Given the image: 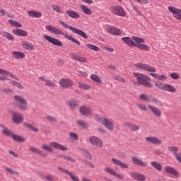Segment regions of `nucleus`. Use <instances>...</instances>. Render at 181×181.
I'll use <instances>...</instances> for the list:
<instances>
[{
    "instance_id": "f257e3e1",
    "label": "nucleus",
    "mask_w": 181,
    "mask_h": 181,
    "mask_svg": "<svg viewBox=\"0 0 181 181\" xmlns=\"http://www.w3.org/2000/svg\"><path fill=\"white\" fill-rule=\"evenodd\" d=\"M122 40L125 43V45L129 46V47H138V49H140L141 50H145L146 52L151 50L150 46L144 44L145 43V39L142 37H138L135 36L123 37H122Z\"/></svg>"
},
{
    "instance_id": "f03ea898",
    "label": "nucleus",
    "mask_w": 181,
    "mask_h": 181,
    "mask_svg": "<svg viewBox=\"0 0 181 181\" xmlns=\"http://www.w3.org/2000/svg\"><path fill=\"white\" fill-rule=\"evenodd\" d=\"M46 30H48V32H50V33H53V35H62V36H64L68 40H71V42H73L74 43H76V45H78L80 46V41L77 40L76 38L73 37L71 35H69L67 33H64L62 31V30L52 26V25H47L45 26Z\"/></svg>"
},
{
    "instance_id": "7ed1b4c3",
    "label": "nucleus",
    "mask_w": 181,
    "mask_h": 181,
    "mask_svg": "<svg viewBox=\"0 0 181 181\" xmlns=\"http://www.w3.org/2000/svg\"><path fill=\"white\" fill-rule=\"evenodd\" d=\"M95 119L97 122L105 127L108 131H114L115 127L114 122L112 120L99 115H96L95 116Z\"/></svg>"
},
{
    "instance_id": "20e7f679",
    "label": "nucleus",
    "mask_w": 181,
    "mask_h": 181,
    "mask_svg": "<svg viewBox=\"0 0 181 181\" xmlns=\"http://www.w3.org/2000/svg\"><path fill=\"white\" fill-rule=\"evenodd\" d=\"M134 77H135L139 86H144V87H152V84L149 82V77L144 74L134 72L133 73Z\"/></svg>"
},
{
    "instance_id": "39448f33",
    "label": "nucleus",
    "mask_w": 181,
    "mask_h": 181,
    "mask_svg": "<svg viewBox=\"0 0 181 181\" xmlns=\"http://www.w3.org/2000/svg\"><path fill=\"white\" fill-rule=\"evenodd\" d=\"M59 24L62 25V26L64 28H65L66 29H69V30H71L73 32V33H75V35H78V36L83 37V39H88V36H87V34H86V33H84V31L79 30L78 28L71 27V26L67 25L63 21H59Z\"/></svg>"
},
{
    "instance_id": "423d86ee",
    "label": "nucleus",
    "mask_w": 181,
    "mask_h": 181,
    "mask_svg": "<svg viewBox=\"0 0 181 181\" xmlns=\"http://www.w3.org/2000/svg\"><path fill=\"white\" fill-rule=\"evenodd\" d=\"M139 100L141 101H146V103H154L156 105H158V107H162L163 105V103L155 97L149 96L145 93L140 94L139 95Z\"/></svg>"
},
{
    "instance_id": "0eeeda50",
    "label": "nucleus",
    "mask_w": 181,
    "mask_h": 181,
    "mask_svg": "<svg viewBox=\"0 0 181 181\" xmlns=\"http://www.w3.org/2000/svg\"><path fill=\"white\" fill-rule=\"evenodd\" d=\"M154 84L156 87H158L159 90H162L163 91H167L168 93H176V88L172 85L168 83H162L160 81H156Z\"/></svg>"
},
{
    "instance_id": "6e6552de",
    "label": "nucleus",
    "mask_w": 181,
    "mask_h": 181,
    "mask_svg": "<svg viewBox=\"0 0 181 181\" xmlns=\"http://www.w3.org/2000/svg\"><path fill=\"white\" fill-rule=\"evenodd\" d=\"M14 101H16V103H18V108H20V110H28V100L23 96H21L19 95H15Z\"/></svg>"
},
{
    "instance_id": "1a4fd4ad",
    "label": "nucleus",
    "mask_w": 181,
    "mask_h": 181,
    "mask_svg": "<svg viewBox=\"0 0 181 181\" xmlns=\"http://www.w3.org/2000/svg\"><path fill=\"white\" fill-rule=\"evenodd\" d=\"M134 66L136 69H139L140 70H145L146 71H149V73H155L156 71V69L153 66H151L144 63H136L134 64Z\"/></svg>"
},
{
    "instance_id": "9d476101",
    "label": "nucleus",
    "mask_w": 181,
    "mask_h": 181,
    "mask_svg": "<svg viewBox=\"0 0 181 181\" xmlns=\"http://www.w3.org/2000/svg\"><path fill=\"white\" fill-rule=\"evenodd\" d=\"M168 9L177 21H181V8L170 6Z\"/></svg>"
},
{
    "instance_id": "9b49d317",
    "label": "nucleus",
    "mask_w": 181,
    "mask_h": 181,
    "mask_svg": "<svg viewBox=\"0 0 181 181\" xmlns=\"http://www.w3.org/2000/svg\"><path fill=\"white\" fill-rule=\"evenodd\" d=\"M104 172L105 173H107L108 175H110L111 176H115L117 179H120V180H124V177L122 174L117 173L114 168L110 167H105L104 169Z\"/></svg>"
},
{
    "instance_id": "f8f14e48",
    "label": "nucleus",
    "mask_w": 181,
    "mask_h": 181,
    "mask_svg": "<svg viewBox=\"0 0 181 181\" xmlns=\"http://www.w3.org/2000/svg\"><path fill=\"white\" fill-rule=\"evenodd\" d=\"M89 141L91 144L92 146H95V148H103V140L95 136H92L89 138Z\"/></svg>"
},
{
    "instance_id": "ddd939ff",
    "label": "nucleus",
    "mask_w": 181,
    "mask_h": 181,
    "mask_svg": "<svg viewBox=\"0 0 181 181\" xmlns=\"http://www.w3.org/2000/svg\"><path fill=\"white\" fill-rule=\"evenodd\" d=\"M43 38L47 40V42H49V43H51V45H54V46H58L59 47H62L63 46V43L61 42L60 40L52 37L49 36L47 35H44Z\"/></svg>"
},
{
    "instance_id": "4468645a",
    "label": "nucleus",
    "mask_w": 181,
    "mask_h": 181,
    "mask_svg": "<svg viewBox=\"0 0 181 181\" xmlns=\"http://www.w3.org/2000/svg\"><path fill=\"white\" fill-rule=\"evenodd\" d=\"M130 177L133 179V180H136V181H145L146 180V176L145 175L138 173L136 171H132L130 173Z\"/></svg>"
},
{
    "instance_id": "2eb2a0df",
    "label": "nucleus",
    "mask_w": 181,
    "mask_h": 181,
    "mask_svg": "<svg viewBox=\"0 0 181 181\" xmlns=\"http://www.w3.org/2000/svg\"><path fill=\"white\" fill-rule=\"evenodd\" d=\"M23 115L18 112H12V122L13 124H22L23 122Z\"/></svg>"
},
{
    "instance_id": "dca6fc26",
    "label": "nucleus",
    "mask_w": 181,
    "mask_h": 181,
    "mask_svg": "<svg viewBox=\"0 0 181 181\" xmlns=\"http://www.w3.org/2000/svg\"><path fill=\"white\" fill-rule=\"evenodd\" d=\"M112 12L114 15H117V16H126L127 13H125V10L119 6H114L112 7Z\"/></svg>"
},
{
    "instance_id": "f3484780",
    "label": "nucleus",
    "mask_w": 181,
    "mask_h": 181,
    "mask_svg": "<svg viewBox=\"0 0 181 181\" xmlns=\"http://www.w3.org/2000/svg\"><path fill=\"white\" fill-rule=\"evenodd\" d=\"M8 77L16 78V76L13 75L12 73L0 69V80H2L3 81H6V80H9Z\"/></svg>"
},
{
    "instance_id": "a211bd4d",
    "label": "nucleus",
    "mask_w": 181,
    "mask_h": 181,
    "mask_svg": "<svg viewBox=\"0 0 181 181\" xmlns=\"http://www.w3.org/2000/svg\"><path fill=\"white\" fill-rule=\"evenodd\" d=\"M168 151L169 152H171V153H173V155L175 157V159L177 160V162H179V163H181V153H177L179 151V148L177 146H168Z\"/></svg>"
},
{
    "instance_id": "6ab92c4d",
    "label": "nucleus",
    "mask_w": 181,
    "mask_h": 181,
    "mask_svg": "<svg viewBox=\"0 0 181 181\" xmlns=\"http://www.w3.org/2000/svg\"><path fill=\"white\" fill-rule=\"evenodd\" d=\"M57 170L62 172V173H65V175H68L71 180L73 181H80L78 179V177L76 176L74 174H73L71 172H70L69 170L63 168L62 167H57Z\"/></svg>"
},
{
    "instance_id": "aec40b11",
    "label": "nucleus",
    "mask_w": 181,
    "mask_h": 181,
    "mask_svg": "<svg viewBox=\"0 0 181 181\" xmlns=\"http://www.w3.org/2000/svg\"><path fill=\"white\" fill-rule=\"evenodd\" d=\"M145 141L148 144H153V145L162 144V140L156 136H147L145 138Z\"/></svg>"
},
{
    "instance_id": "412c9836",
    "label": "nucleus",
    "mask_w": 181,
    "mask_h": 181,
    "mask_svg": "<svg viewBox=\"0 0 181 181\" xmlns=\"http://www.w3.org/2000/svg\"><path fill=\"white\" fill-rule=\"evenodd\" d=\"M132 160L136 166H140L141 168H146V166H148V164L145 161L137 156L132 157Z\"/></svg>"
},
{
    "instance_id": "4be33fe9",
    "label": "nucleus",
    "mask_w": 181,
    "mask_h": 181,
    "mask_svg": "<svg viewBox=\"0 0 181 181\" xmlns=\"http://www.w3.org/2000/svg\"><path fill=\"white\" fill-rule=\"evenodd\" d=\"M49 145L52 149L54 148V149H57L58 151H69V148L67 146H63L56 141H52Z\"/></svg>"
},
{
    "instance_id": "5701e85b",
    "label": "nucleus",
    "mask_w": 181,
    "mask_h": 181,
    "mask_svg": "<svg viewBox=\"0 0 181 181\" xmlns=\"http://www.w3.org/2000/svg\"><path fill=\"white\" fill-rule=\"evenodd\" d=\"M79 112L85 117H89V115H91V114H93V110H91V108L90 107L82 106L79 108Z\"/></svg>"
},
{
    "instance_id": "b1692460",
    "label": "nucleus",
    "mask_w": 181,
    "mask_h": 181,
    "mask_svg": "<svg viewBox=\"0 0 181 181\" xmlns=\"http://www.w3.org/2000/svg\"><path fill=\"white\" fill-rule=\"evenodd\" d=\"M148 107L149 108L150 111H151L152 114H153V115H155V117L157 118H160V117H162V112L157 107L152 105H148Z\"/></svg>"
},
{
    "instance_id": "393cba45",
    "label": "nucleus",
    "mask_w": 181,
    "mask_h": 181,
    "mask_svg": "<svg viewBox=\"0 0 181 181\" xmlns=\"http://www.w3.org/2000/svg\"><path fill=\"white\" fill-rule=\"evenodd\" d=\"M59 84L62 88H69L73 86V81L69 78H62L59 81Z\"/></svg>"
},
{
    "instance_id": "a878e982",
    "label": "nucleus",
    "mask_w": 181,
    "mask_h": 181,
    "mask_svg": "<svg viewBox=\"0 0 181 181\" xmlns=\"http://www.w3.org/2000/svg\"><path fill=\"white\" fill-rule=\"evenodd\" d=\"M112 162L114 165L117 166H119L122 169H129V165L117 158H112Z\"/></svg>"
},
{
    "instance_id": "bb28decb",
    "label": "nucleus",
    "mask_w": 181,
    "mask_h": 181,
    "mask_svg": "<svg viewBox=\"0 0 181 181\" xmlns=\"http://www.w3.org/2000/svg\"><path fill=\"white\" fill-rule=\"evenodd\" d=\"M21 47H23V49H24V50H35V45L28 41H22Z\"/></svg>"
},
{
    "instance_id": "cd10ccee",
    "label": "nucleus",
    "mask_w": 181,
    "mask_h": 181,
    "mask_svg": "<svg viewBox=\"0 0 181 181\" xmlns=\"http://www.w3.org/2000/svg\"><path fill=\"white\" fill-rule=\"evenodd\" d=\"M107 33H110V35H114L116 36H119L121 35V30L119 29L113 27V26H110L107 28Z\"/></svg>"
},
{
    "instance_id": "c85d7f7f",
    "label": "nucleus",
    "mask_w": 181,
    "mask_h": 181,
    "mask_svg": "<svg viewBox=\"0 0 181 181\" xmlns=\"http://www.w3.org/2000/svg\"><path fill=\"white\" fill-rule=\"evenodd\" d=\"M165 171L166 173H169L170 175H173V176H179V172L177 171L176 169L173 167L166 166L165 168Z\"/></svg>"
},
{
    "instance_id": "c756f323",
    "label": "nucleus",
    "mask_w": 181,
    "mask_h": 181,
    "mask_svg": "<svg viewBox=\"0 0 181 181\" xmlns=\"http://www.w3.org/2000/svg\"><path fill=\"white\" fill-rule=\"evenodd\" d=\"M12 32L16 36H22L23 37H26L28 36V32L21 30V29H13Z\"/></svg>"
},
{
    "instance_id": "7c9ffc66",
    "label": "nucleus",
    "mask_w": 181,
    "mask_h": 181,
    "mask_svg": "<svg viewBox=\"0 0 181 181\" xmlns=\"http://www.w3.org/2000/svg\"><path fill=\"white\" fill-rule=\"evenodd\" d=\"M0 128H2V131H1L2 134H4V135H6V136H12L13 132H12V131L9 130V129H8V127H6V126L1 124H0Z\"/></svg>"
},
{
    "instance_id": "2f4dec72",
    "label": "nucleus",
    "mask_w": 181,
    "mask_h": 181,
    "mask_svg": "<svg viewBox=\"0 0 181 181\" xmlns=\"http://www.w3.org/2000/svg\"><path fill=\"white\" fill-rule=\"evenodd\" d=\"M124 127H127L130 131L135 132L136 131H139V126L132 124L131 122L124 123Z\"/></svg>"
},
{
    "instance_id": "473e14b6",
    "label": "nucleus",
    "mask_w": 181,
    "mask_h": 181,
    "mask_svg": "<svg viewBox=\"0 0 181 181\" xmlns=\"http://www.w3.org/2000/svg\"><path fill=\"white\" fill-rule=\"evenodd\" d=\"M66 14L69 18H72V19H78L80 18V14L73 10H66Z\"/></svg>"
},
{
    "instance_id": "72a5a7b5",
    "label": "nucleus",
    "mask_w": 181,
    "mask_h": 181,
    "mask_svg": "<svg viewBox=\"0 0 181 181\" xmlns=\"http://www.w3.org/2000/svg\"><path fill=\"white\" fill-rule=\"evenodd\" d=\"M12 56L14 59H25V57H26V55H25V53L19 51L13 52Z\"/></svg>"
},
{
    "instance_id": "f704fd0d",
    "label": "nucleus",
    "mask_w": 181,
    "mask_h": 181,
    "mask_svg": "<svg viewBox=\"0 0 181 181\" xmlns=\"http://www.w3.org/2000/svg\"><path fill=\"white\" fill-rule=\"evenodd\" d=\"M28 15L30 16V18H42V13L40 11H28Z\"/></svg>"
},
{
    "instance_id": "c9c22d12",
    "label": "nucleus",
    "mask_w": 181,
    "mask_h": 181,
    "mask_svg": "<svg viewBox=\"0 0 181 181\" xmlns=\"http://www.w3.org/2000/svg\"><path fill=\"white\" fill-rule=\"evenodd\" d=\"M80 8L85 15H93V11H91L90 8L87 7V6L81 4Z\"/></svg>"
},
{
    "instance_id": "e433bc0d",
    "label": "nucleus",
    "mask_w": 181,
    "mask_h": 181,
    "mask_svg": "<svg viewBox=\"0 0 181 181\" xmlns=\"http://www.w3.org/2000/svg\"><path fill=\"white\" fill-rule=\"evenodd\" d=\"M150 76H151V77H153L154 78H157V80H160L161 81L168 80V77H166V75H163V74L159 75L158 74L151 73Z\"/></svg>"
},
{
    "instance_id": "4c0bfd02",
    "label": "nucleus",
    "mask_w": 181,
    "mask_h": 181,
    "mask_svg": "<svg viewBox=\"0 0 181 181\" xmlns=\"http://www.w3.org/2000/svg\"><path fill=\"white\" fill-rule=\"evenodd\" d=\"M68 105L71 110H76L78 107V101L76 100H71L68 101Z\"/></svg>"
},
{
    "instance_id": "58836bf2",
    "label": "nucleus",
    "mask_w": 181,
    "mask_h": 181,
    "mask_svg": "<svg viewBox=\"0 0 181 181\" xmlns=\"http://www.w3.org/2000/svg\"><path fill=\"white\" fill-rule=\"evenodd\" d=\"M151 165L152 168H153L158 172H162V169H163L162 165L160 163H158V161H151Z\"/></svg>"
},
{
    "instance_id": "ea45409f",
    "label": "nucleus",
    "mask_w": 181,
    "mask_h": 181,
    "mask_svg": "<svg viewBox=\"0 0 181 181\" xmlns=\"http://www.w3.org/2000/svg\"><path fill=\"white\" fill-rule=\"evenodd\" d=\"M24 127L28 128V129L33 131V132H39V129H37V127H36L34 125L30 124L28 122H24Z\"/></svg>"
},
{
    "instance_id": "a19ab883",
    "label": "nucleus",
    "mask_w": 181,
    "mask_h": 181,
    "mask_svg": "<svg viewBox=\"0 0 181 181\" xmlns=\"http://www.w3.org/2000/svg\"><path fill=\"white\" fill-rule=\"evenodd\" d=\"M51 7L52 8L53 11H54V12H57V13H64V11L63 9H62V6L57 4H52Z\"/></svg>"
},
{
    "instance_id": "79ce46f5",
    "label": "nucleus",
    "mask_w": 181,
    "mask_h": 181,
    "mask_svg": "<svg viewBox=\"0 0 181 181\" xmlns=\"http://www.w3.org/2000/svg\"><path fill=\"white\" fill-rule=\"evenodd\" d=\"M29 151L30 152H33V153H36L37 155H39L40 156H46V154L42 153L38 148L35 147H30Z\"/></svg>"
},
{
    "instance_id": "37998d69",
    "label": "nucleus",
    "mask_w": 181,
    "mask_h": 181,
    "mask_svg": "<svg viewBox=\"0 0 181 181\" xmlns=\"http://www.w3.org/2000/svg\"><path fill=\"white\" fill-rule=\"evenodd\" d=\"M1 35H2L3 37H5L8 40L13 41L15 40V37H13V35H12V34H11L6 31L2 32Z\"/></svg>"
},
{
    "instance_id": "c03bdc74",
    "label": "nucleus",
    "mask_w": 181,
    "mask_h": 181,
    "mask_svg": "<svg viewBox=\"0 0 181 181\" xmlns=\"http://www.w3.org/2000/svg\"><path fill=\"white\" fill-rule=\"evenodd\" d=\"M13 141L16 142H25V139L22 136L13 134L11 136Z\"/></svg>"
},
{
    "instance_id": "a18cd8bd",
    "label": "nucleus",
    "mask_w": 181,
    "mask_h": 181,
    "mask_svg": "<svg viewBox=\"0 0 181 181\" xmlns=\"http://www.w3.org/2000/svg\"><path fill=\"white\" fill-rule=\"evenodd\" d=\"M90 78H91L93 81H95V83H98L99 84H101V83H103V81H101V78H100L98 75L92 74L90 75Z\"/></svg>"
},
{
    "instance_id": "49530a36",
    "label": "nucleus",
    "mask_w": 181,
    "mask_h": 181,
    "mask_svg": "<svg viewBox=\"0 0 181 181\" xmlns=\"http://www.w3.org/2000/svg\"><path fill=\"white\" fill-rule=\"evenodd\" d=\"M41 149L46 151V152H53V148L52 146L47 145V144H42Z\"/></svg>"
},
{
    "instance_id": "de8ad7c7",
    "label": "nucleus",
    "mask_w": 181,
    "mask_h": 181,
    "mask_svg": "<svg viewBox=\"0 0 181 181\" xmlns=\"http://www.w3.org/2000/svg\"><path fill=\"white\" fill-rule=\"evenodd\" d=\"M8 22L11 26H14L15 28H22V24H21L18 21H16L14 20H8Z\"/></svg>"
},
{
    "instance_id": "09e8293b",
    "label": "nucleus",
    "mask_w": 181,
    "mask_h": 181,
    "mask_svg": "<svg viewBox=\"0 0 181 181\" xmlns=\"http://www.w3.org/2000/svg\"><path fill=\"white\" fill-rule=\"evenodd\" d=\"M86 47H88V49H90V50H94L95 52H98V50H100V47L93 44L88 43L86 45Z\"/></svg>"
},
{
    "instance_id": "8fccbe9b",
    "label": "nucleus",
    "mask_w": 181,
    "mask_h": 181,
    "mask_svg": "<svg viewBox=\"0 0 181 181\" xmlns=\"http://www.w3.org/2000/svg\"><path fill=\"white\" fill-rule=\"evenodd\" d=\"M114 80H116L117 81H119V83H125V78H122L120 76H118L117 74H113L112 76Z\"/></svg>"
},
{
    "instance_id": "3c124183",
    "label": "nucleus",
    "mask_w": 181,
    "mask_h": 181,
    "mask_svg": "<svg viewBox=\"0 0 181 181\" xmlns=\"http://www.w3.org/2000/svg\"><path fill=\"white\" fill-rule=\"evenodd\" d=\"M5 170H6V172H8V173H10L11 175H14L15 176H18L19 175V173L18 171L14 170L9 167L6 168Z\"/></svg>"
},
{
    "instance_id": "603ef678",
    "label": "nucleus",
    "mask_w": 181,
    "mask_h": 181,
    "mask_svg": "<svg viewBox=\"0 0 181 181\" xmlns=\"http://www.w3.org/2000/svg\"><path fill=\"white\" fill-rule=\"evenodd\" d=\"M78 87L81 88V90H90V88H91L90 85L83 83H78Z\"/></svg>"
},
{
    "instance_id": "864d4df0",
    "label": "nucleus",
    "mask_w": 181,
    "mask_h": 181,
    "mask_svg": "<svg viewBox=\"0 0 181 181\" xmlns=\"http://www.w3.org/2000/svg\"><path fill=\"white\" fill-rule=\"evenodd\" d=\"M77 124L78 125H79V127H81L82 128H88V124L86 123L83 120H78Z\"/></svg>"
},
{
    "instance_id": "5fc2aeb1",
    "label": "nucleus",
    "mask_w": 181,
    "mask_h": 181,
    "mask_svg": "<svg viewBox=\"0 0 181 181\" xmlns=\"http://www.w3.org/2000/svg\"><path fill=\"white\" fill-rule=\"evenodd\" d=\"M11 84H12V86L17 87V88H19L20 90H23V86H22V84H21V83L13 81H11Z\"/></svg>"
},
{
    "instance_id": "6e6d98bb",
    "label": "nucleus",
    "mask_w": 181,
    "mask_h": 181,
    "mask_svg": "<svg viewBox=\"0 0 181 181\" xmlns=\"http://www.w3.org/2000/svg\"><path fill=\"white\" fill-rule=\"evenodd\" d=\"M137 107H138V108H139V110H141V111H148V107H147L146 105H145V104H144V103H138V104H137Z\"/></svg>"
},
{
    "instance_id": "4d7b16f0",
    "label": "nucleus",
    "mask_w": 181,
    "mask_h": 181,
    "mask_svg": "<svg viewBox=\"0 0 181 181\" xmlns=\"http://www.w3.org/2000/svg\"><path fill=\"white\" fill-rule=\"evenodd\" d=\"M45 84L48 87H54V86H56V83H54L53 81H50L49 79H47V81L45 82Z\"/></svg>"
},
{
    "instance_id": "13d9d810",
    "label": "nucleus",
    "mask_w": 181,
    "mask_h": 181,
    "mask_svg": "<svg viewBox=\"0 0 181 181\" xmlns=\"http://www.w3.org/2000/svg\"><path fill=\"white\" fill-rule=\"evenodd\" d=\"M69 136L73 141H78V135L76 133H70Z\"/></svg>"
},
{
    "instance_id": "bf43d9fd",
    "label": "nucleus",
    "mask_w": 181,
    "mask_h": 181,
    "mask_svg": "<svg viewBox=\"0 0 181 181\" xmlns=\"http://www.w3.org/2000/svg\"><path fill=\"white\" fill-rule=\"evenodd\" d=\"M45 179L47 181H54V175H47L45 176Z\"/></svg>"
},
{
    "instance_id": "052dcab7",
    "label": "nucleus",
    "mask_w": 181,
    "mask_h": 181,
    "mask_svg": "<svg viewBox=\"0 0 181 181\" xmlns=\"http://www.w3.org/2000/svg\"><path fill=\"white\" fill-rule=\"evenodd\" d=\"M170 77L171 78H173V80H177V78H179V74L174 72V73H171L170 74Z\"/></svg>"
},
{
    "instance_id": "680f3d73",
    "label": "nucleus",
    "mask_w": 181,
    "mask_h": 181,
    "mask_svg": "<svg viewBox=\"0 0 181 181\" xmlns=\"http://www.w3.org/2000/svg\"><path fill=\"white\" fill-rule=\"evenodd\" d=\"M76 62H79V63H87V59L83 57H78Z\"/></svg>"
},
{
    "instance_id": "e2e57ef3",
    "label": "nucleus",
    "mask_w": 181,
    "mask_h": 181,
    "mask_svg": "<svg viewBox=\"0 0 181 181\" xmlns=\"http://www.w3.org/2000/svg\"><path fill=\"white\" fill-rule=\"evenodd\" d=\"M70 56L73 60H76V62L79 57L76 53H74V52L71 53Z\"/></svg>"
},
{
    "instance_id": "0e129e2a",
    "label": "nucleus",
    "mask_w": 181,
    "mask_h": 181,
    "mask_svg": "<svg viewBox=\"0 0 181 181\" xmlns=\"http://www.w3.org/2000/svg\"><path fill=\"white\" fill-rule=\"evenodd\" d=\"M46 119L50 122H56V118L53 117V116H47Z\"/></svg>"
},
{
    "instance_id": "69168bd1",
    "label": "nucleus",
    "mask_w": 181,
    "mask_h": 181,
    "mask_svg": "<svg viewBox=\"0 0 181 181\" xmlns=\"http://www.w3.org/2000/svg\"><path fill=\"white\" fill-rule=\"evenodd\" d=\"M8 152H9L10 155H12V156H13V158H19V156L16 152H14L13 151H9Z\"/></svg>"
},
{
    "instance_id": "338daca9",
    "label": "nucleus",
    "mask_w": 181,
    "mask_h": 181,
    "mask_svg": "<svg viewBox=\"0 0 181 181\" xmlns=\"http://www.w3.org/2000/svg\"><path fill=\"white\" fill-rule=\"evenodd\" d=\"M85 156L88 158V159H93V156H91V154L88 152V151H85Z\"/></svg>"
},
{
    "instance_id": "774afa93",
    "label": "nucleus",
    "mask_w": 181,
    "mask_h": 181,
    "mask_svg": "<svg viewBox=\"0 0 181 181\" xmlns=\"http://www.w3.org/2000/svg\"><path fill=\"white\" fill-rule=\"evenodd\" d=\"M133 10L134 11V12H136V13H137V15H139V16H141V11H139L138 8L134 7Z\"/></svg>"
}]
</instances>
